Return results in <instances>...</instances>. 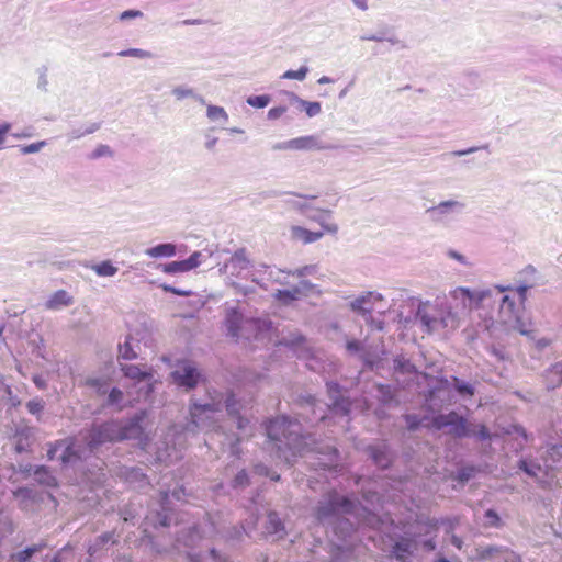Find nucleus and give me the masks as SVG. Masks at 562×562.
Masks as SVG:
<instances>
[{"instance_id":"obj_12","label":"nucleus","mask_w":562,"mask_h":562,"mask_svg":"<svg viewBox=\"0 0 562 562\" xmlns=\"http://www.w3.org/2000/svg\"><path fill=\"white\" fill-rule=\"evenodd\" d=\"M260 321L254 318H247L237 307H228L225 312L224 324L227 330V335L232 338H249L246 334L247 327H259Z\"/></svg>"},{"instance_id":"obj_40","label":"nucleus","mask_w":562,"mask_h":562,"mask_svg":"<svg viewBox=\"0 0 562 562\" xmlns=\"http://www.w3.org/2000/svg\"><path fill=\"white\" fill-rule=\"evenodd\" d=\"M99 128H100L99 123H90L85 128H82V127L72 128L71 131H69L67 133V137L69 140L79 139L85 135H89V134L97 132Z\"/></svg>"},{"instance_id":"obj_30","label":"nucleus","mask_w":562,"mask_h":562,"mask_svg":"<svg viewBox=\"0 0 562 562\" xmlns=\"http://www.w3.org/2000/svg\"><path fill=\"white\" fill-rule=\"evenodd\" d=\"M171 94L178 101L187 99V98H192L194 101L199 102L200 104H205V99L201 94H198L192 88H189L187 86L175 87L171 90Z\"/></svg>"},{"instance_id":"obj_11","label":"nucleus","mask_w":562,"mask_h":562,"mask_svg":"<svg viewBox=\"0 0 562 562\" xmlns=\"http://www.w3.org/2000/svg\"><path fill=\"white\" fill-rule=\"evenodd\" d=\"M490 291H471L468 288H457L450 292L451 302L447 305L452 306V311L457 312V318L459 319L460 312H468L473 307V304L479 305L488 295Z\"/></svg>"},{"instance_id":"obj_20","label":"nucleus","mask_w":562,"mask_h":562,"mask_svg":"<svg viewBox=\"0 0 562 562\" xmlns=\"http://www.w3.org/2000/svg\"><path fill=\"white\" fill-rule=\"evenodd\" d=\"M171 376L173 382L179 386H184L187 390H191L198 384L200 373L193 364L186 362L172 371Z\"/></svg>"},{"instance_id":"obj_61","label":"nucleus","mask_w":562,"mask_h":562,"mask_svg":"<svg viewBox=\"0 0 562 562\" xmlns=\"http://www.w3.org/2000/svg\"><path fill=\"white\" fill-rule=\"evenodd\" d=\"M486 525L491 527H498L501 525V518L494 509H487L484 514Z\"/></svg>"},{"instance_id":"obj_19","label":"nucleus","mask_w":562,"mask_h":562,"mask_svg":"<svg viewBox=\"0 0 562 562\" xmlns=\"http://www.w3.org/2000/svg\"><path fill=\"white\" fill-rule=\"evenodd\" d=\"M362 41L387 42L398 49H406L407 45L404 41L398 38L393 29L387 25H381L374 33L362 32L360 34Z\"/></svg>"},{"instance_id":"obj_7","label":"nucleus","mask_w":562,"mask_h":562,"mask_svg":"<svg viewBox=\"0 0 562 562\" xmlns=\"http://www.w3.org/2000/svg\"><path fill=\"white\" fill-rule=\"evenodd\" d=\"M385 308L386 303L383 295L375 291L364 292L353 299V317L362 318L371 331L383 330L382 315L385 313Z\"/></svg>"},{"instance_id":"obj_32","label":"nucleus","mask_w":562,"mask_h":562,"mask_svg":"<svg viewBox=\"0 0 562 562\" xmlns=\"http://www.w3.org/2000/svg\"><path fill=\"white\" fill-rule=\"evenodd\" d=\"M562 459V445L550 446L541 456L540 460L544 463L552 465V473H554V465Z\"/></svg>"},{"instance_id":"obj_31","label":"nucleus","mask_w":562,"mask_h":562,"mask_svg":"<svg viewBox=\"0 0 562 562\" xmlns=\"http://www.w3.org/2000/svg\"><path fill=\"white\" fill-rule=\"evenodd\" d=\"M382 348H383V346H382L381 341L379 340V342L373 348L370 347V350L361 356L363 362L372 370L374 368H376V369L379 368V362L381 360L380 356H381V353H383Z\"/></svg>"},{"instance_id":"obj_46","label":"nucleus","mask_w":562,"mask_h":562,"mask_svg":"<svg viewBox=\"0 0 562 562\" xmlns=\"http://www.w3.org/2000/svg\"><path fill=\"white\" fill-rule=\"evenodd\" d=\"M404 419H405V423H406V427L409 431H415L417 430L423 424L425 420H427L428 418L426 416L424 417H420L416 414H406L404 416Z\"/></svg>"},{"instance_id":"obj_25","label":"nucleus","mask_w":562,"mask_h":562,"mask_svg":"<svg viewBox=\"0 0 562 562\" xmlns=\"http://www.w3.org/2000/svg\"><path fill=\"white\" fill-rule=\"evenodd\" d=\"M72 304V297L65 291H56L45 303L47 310L57 311Z\"/></svg>"},{"instance_id":"obj_24","label":"nucleus","mask_w":562,"mask_h":562,"mask_svg":"<svg viewBox=\"0 0 562 562\" xmlns=\"http://www.w3.org/2000/svg\"><path fill=\"white\" fill-rule=\"evenodd\" d=\"M324 235L323 232H312L301 226H292L291 227V237L294 240L302 241L303 244H311Z\"/></svg>"},{"instance_id":"obj_51","label":"nucleus","mask_w":562,"mask_h":562,"mask_svg":"<svg viewBox=\"0 0 562 562\" xmlns=\"http://www.w3.org/2000/svg\"><path fill=\"white\" fill-rule=\"evenodd\" d=\"M270 102V97L267 94L250 95L247 98V103L257 109L266 108Z\"/></svg>"},{"instance_id":"obj_9","label":"nucleus","mask_w":562,"mask_h":562,"mask_svg":"<svg viewBox=\"0 0 562 562\" xmlns=\"http://www.w3.org/2000/svg\"><path fill=\"white\" fill-rule=\"evenodd\" d=\"M518 469L529 477L535 479L541 488L550 490L552 487L555 473H552L551 464L544 463L532 456H527L518 461Z\"/></svg>"},{"instance_id":"obj_47","label":"nucleus","mask_w":562,"mask_h":562,"mask_svg":"<svg viewBox=\"0 0 562 562\" xmlns=\"http://www.w3.org/2000/svg\"><path fill=\"white\" fill-rule=\"evenodd\" d=\"M196 537L198 533L194 529L182 530L177 538V542L183 543L186 547H193Z\"/></svg>"},{"instance_id":"obj_62","label":"nucleus","mask_w":562,"mask_h":562,"mask_svg":"<svg viewBox=\"0 0 562 562\" xmlns=\"http://www.w3.org/2000/svg\"><path fill=\"white\" fill-rule=\"evenodd\" d=\"M123 398V392L117 387H112L108 395V405H117Z\"/></svg>"},{"instance_id":"obj_34","label":"nucleus","mask_w":562,"mask_h":562,"mask_svg":"<svg viewBox=\"0 0 562 562\" xmlns=\"http://www.w3.org/2000/svg\"><path fill=\"white\" fill-rule=\"evenodd\" d=\"M35 480L45 486H55L57 484L56 477L50 473L49 469L45 465L36 467L34 471Z\"/></svg>"},{"instance_id":"obj_63","label":"nucleus","mask_w":562,"mask_h":562,"mask_svg":"<svg viewBox=\"0 0 562 562\" xmlns=\"http://www.w3.org/2000/svg\"><path fill=\"white\" fill-rule=\"evenodd\" d=\"M64 447V441H56L54 445L50 446V448L47 451V457L49 460L58 459L59 460V452L61 448Z\"/></svg>"},{"instance_id":"obj_55","label":"nucleus","mask_w":562,"mask_h":562,"mask_svg":"<svg viewBox=\"0 0 562 562\" xmlns=\"http://www.w3.org/2000/svg\"><path fill=\"white\" fill-rule=\"evenodd\" d=\"M45 407V402L42 398H33L26 403V408L32 415H40ZM40 419V416H37Z\"/></svg>"},{"instance_id":"obj_49","label":"nucleus","mask_w":562,"mask_h":562,"mask_svg":"<svg viewBox=\"0 0 562 562\" xmlns=\"http://www.w3.org/2000/svg\"><path fill=\"white\" fill-rule=\"evenodd\" d=\"M206 257L209 256L201 251H194L187 259H184L189 271L199 267Z\"/></svg>"},{"instance_id":"obj_50","label":"nucleus","mask_w":562,"mask_h":562,"mask_svg":"<svg viewBox=\"0 0 562 562\" xmlns=\"http://www.w3.org/2000/svg\"><path fill=\"white\" fill-rule=\"evenodd\" d=\"M304 336L301 335L300 333H290L288 336H283L280 342L285 346L294 347L300 346L301 344L304 342Z\"/></svg>"},{"instance_id":"obj_10","label":"nucleus","mask_w":562,"mask_h":562,"mask_svg":"<svg viewBox=\"0 0 562 562\" xmlns=\"http://www.w3.org/2000/svg\"><path fill=\"white\" fill-rule=\"evenodd\" d=\"M498 316L499 322L505 326V330H515L524 336L533 338L532 330L518 315L515 301L510 296H502Z\"/></svg>"},{"instance_id":"obj_56","label":"nucleus","mask_w":562,"mask_h":562,"mask_svg":"<svg viewBox=\"0 0 562 562\" xmlns=\"http://www.w3.org/2000/svg\"><path fill=\"white\" fill-rule=\"evenodd\" d=\"M409 552V543L396 542L394 546V554L397 561L406 562V554Z\"/></svg>"},{"instance_id":"obj_52","label":"nucleus","mask_w":562,"mask_h":562,"mask_svg":"<svg viewBox=\"0 0 562 562\" xmlns=\"http://www.w3.org/2000/svg\"><path fill=\"white\" fill-rule=\"evenodd\" d=\"M119 349H120V358H122L124 360H133V359L137 358V353L133 349L128 339H126L123 345H120Z\"/></svg>"},{"instance_id":"obj_28","label":"nucleus","mask_w":562,"mask_h":562,"mask_svg":"<svg viewBox=\"0 0 562 562\" xmlns=\"http://www.w3.org/2000/svg\"><path fill=\"white\" fill-rule=\"evenodd\" d=\"M547 387L554 390L562 384V359L546 371Z\"/></svg>"},{"instance_id":"obj_42","label":"nucleus","mask_w":562,"mask_h":562,"mask_svg":"<svg viewBox=\"0 0 562 562\" xmlns=\"http://www.w3.org/2000/svg\"><path fill=\"white\" fill-rule=\"evenodd\" d=\"M206 115L211 121H222L227 122L228 121V114L226 113L225 109L217 105H207L206 109Z\"/></svg>"},{"instance_id":"obj_1","label":"nucleus","mask_w":562,"mask_h":562,"mask_svg":"<svg viewBox=\"0 0 562 562\" xmlns=\"http://www.w3.org/2000/svg\"><path fill=\"white\" fill-rule=\"evenodd\" d=\"M223 407L227 415L236 424L238 430L247 434L250 420L246 413L244 403L237 400L232 392H220L216 390L207 391L204 398L192 397L189 404L190 422L184 426H172L168 429L165 437V448L158 447V459L161 461H172L180 458L179 452L186 442L187 434H195L196 430L213 432L223 436V447H228L229 453L238 457L240 453L239 443L241 437L227 432L224 425L218 419Z\"/></svg>"},{"instance_id":"obj_5","label":"nucleus","mask_w":562,"mask_h":562,"mask_svg":"<svg viewBox=\"0 0 562 562\" xmlns=\"http://www.w3.org/2000/svg\"><path fill=\"white\" fill-rule=\"evenodd\" d=\"M329 404H324L313 395L300 396L299 404L302 412L297 413L307 423L323 422L327 418L326 412L334 415L347 416L351 411V401L345 396L339 385L335 382L327 383Z\"/></svg>"},{"instance_id":"obj_8","label":"nucleus","mask_w":562,"mask_h":562,"mask_svg":"<svg viewBox=\"0 0 562 562\" xmlns=\"http://www.w3.org/2000/svg\"><path fill=\"white\" fill-rule=\"evenodd\" d=\"M431 426L437 430L448 428V434L458 439L468 438L474 434V423L469 422L454 411L434 416Z\"/></svg>"},{"instance_id":"obj_23","label":"nucleus","mask_w":562,"mask_h":562,"mask_svg":"<svg viewBox=\"0 0 562 562\" xmlns=\"http://www.w3.org/2000/svg\"><path fill=\"white\" fill-rule=\"evenodd\" d=\"M369 456L381 469H386L391 464V454L387 446L384 442L370 446Z\"/></svg>"},{"instance_id":"obj_39","label":"nucleus","mask_w":562,"mask_h":562,"mask_svg":"<svg viewBox=\"0 0 562 562\" xmlns=\"http://www.w3.org/2000/svg\"><path fill=\"white\" fill-rule=\"evenodd\" d=\"M302 295L301 288H292L286 290H277L274 297L282 303H290L297 300Z\"/></svg>"},{"instance_id":"obj_64","label":"nucleus","mask_w":562,"mask_h":562,"mask_svg":"<svg viewBox=\"0 0 562 562\" xmlns=\"http://www.w3.org/2000/svg\"><path fill=\"white\" fill-rule=\"evenodd\" d=\"M209 555L213 562H233L227 555L222 554L214 548L209 551Z\"/></svg>"},{"instance_id":"obj_37","label":"nucleus","mask_w":562,"mask_h":562,"mask_svg":"<svg viewBox=\"0 0 562 562\" xmlns=\"http://www.w3.org/2000/svg\"><path fill=\"white\" fill-rule=\"evenodd\" d=\"M452 387L461 397H471L475 393L474 386L457 376H452Z\"/></svg>"},{"instance_id":"obj_38","label":"nucleus","mask_w":562,"mask_h":562,"mask_svg":"<svg viewBox=\"0 0 562 562\" xmlns=\"http://www.w3.org/2000/svg\"><path fill=\"white\" fill-rule=\"evenodd\" d=\"M393 367H394L395 373L412 374V373L416 372L415 366L408 359L404 358L403 356H397L393 360Z\"/></svg>"},{"instance_id":"obj_4","label":"nucleus","mask_w":562,"mask_h":562,"mask_svg":"<svg viewBox=\"0 0 562 562\" xmlns=\"http://www.w3.org/2000/svg\"><path fill=\"white\" fill-rule=\"evenodd\" d=\"M145 414L136 413L127 419H111L103 423H93L89 428L85 440L91 452L97 451L106 443H115L125 440H137L139 446L147 443L143 422Z\"/></svg>"},{"instance_id":"obj_21","label":"nucleus","mask_w":562,"mask_h":562,"mask_svg":"<svg viewBox=\"0 0 562 562\" xmlns=\"http://www.w3.org/2000/svg\"><path fill=\"white\" fill-rule=\"evenodd\" d=\"M263 535L272 540L283 539L286 536L284 524L277 512L268 513Z\"/></svg>"},{"instance_id":"obj_13","label":"nucleus","mask_w":562,"mask_h":562,"mask_svg":"<svg viewBox=\"0 0 562 562\" xmlns=\"http://www.w3.org/2000/svg\"><path fill=\"white\" fill-rule=\"evenodd\" d=\"M465 209V203L459 200H446L437 205L428 207L426 215L434 224H448L454 216L461 214Z\"/></svg>"},{"instance_id":"obj_14","label":"nucleus","mask_w":562,"mask_h":562,"mask_svg":"<svg viewBox=\"0 0 562 562\" xmlns=\"http://www.w3.org/2000/svg\"><path fill=\"white\" fill-rule=\"evenodd\" d=\"M314 200V196H312L311 199L299 196L288 200L286 204H289L292 209L299 210L307 217L319 222L327 232L335 233L337 231L336 225L325 224V218L328 217V214L315 210L314 207L311 206V203Z\"/></svg>"},{"instance_id":"obj_54","label":"nucleus","mask_w":562,"mask_h":562,"mask_svg":"<svg viewBox=\"0 0 562 562\" xmlns=\"http://www.w3.org/2000/svg\"><path fill=\"white\" fill-rule=\"evenodd\" d=\"M308 72L307 66H301L297 70H286L283 75V79H295V80H304Z\"/></svg>"},{"instance_id":"obj_58","label":"nucleus","mask_w":562,"mask_h":562,"mask_svg":"<svg viewBox=\"0 0 562 562\" xmlns=\"http://www.w3.org/2000/svg\"><path fill=\"white\" fill-rule=\"evenodd\" d=\"M249 484V476L245 470L239 471L234 480H233V487L234 488H243Z\"/></svg>"},{"instance_id":"obj_41","label":"nucleus","mask_w":562,"mask_h":562,"mask_svg":"<svg viewBox=\"0 0 562 562\" xmlns=\"http://www.w3.org/2000/svg\"><path fill=\"white\" fill-rule=\"evenodd\" d=\"M110 541H112L113 543L115 542V540L113 539V533L112 532L102 533L101 536H99L95 539L94 543L89 547L88 553L90 555L95 554L99 550H101Z\"/></svg>"},{"instance_id":"obj_6","label":"nucleus","mask_w":562,"mask_h":562,"mask_svg":"<svg viewBox=\"0 0 562 562\" xmlns=\"http://www.w3.org/2000/svg\"><path fill=\"white\" fill-rule=\"evenodd\" d=\"M416 318L427 333L458 327L457 312L452 311V306L447 305V302L439 300L420 303L416 312Z\"/></svg>"},{"instance_id":"obj_33","label":"nucleus","mask_w":562,"mask_h":562,"mask_svg":"<svg viewBox=\"0 0 562 562\" xmlns=\"http://www.w3.org/2000/svg\"><path fill=\"white\" fill-rule=\"evenodd\" d=\"M121 370L126 378L136 381H147L151 376L148 371L142 370L135 364H124L121 367Z\"/></svg>"},{"instance_id":"obj_44","label":"nucleus","mask_w":562,"mask_h":562,"mask_svg":"<svg viewBox=\"0 0 562 562\" xmlns=\"http://www.w3.org/2000/svg\"><path fill=\"white\" fill-rule=\"evenodd\" d=\"M93 270L100 277H112L117 272V268L110 261H102L101 263L93 266Z\"/></svg>"},{"instance_id":"obj_3","label":"nucleus","mask_w":562,"mask_h":562,"mask_svg":"<svg viewBox=\"0 0 562 562\" xmlns=\"http://www.w3.org/2000/svg\"><path fill=\"white\" fill-rule=\"evenodd\" d=\"M301 431L299 420L284 415L271 419L266 426L267 436L274 442L278 457L288 464H292L297 457L314 451V438Z\"/></svg>"},{"instance_id":"obj_22","label":"nucleus","mask_w":562,"mask_h":562,"mask_svg":"<svg viewBox=\"0 0 562 562\" xmlns=\"http://www.w3.org/2000/svg\"><path fill=\"white\" fill-rule=\"evenodd\" d=\"M35 429L29 426H19L14 434L15 451L23 453L29 451L34 441Z\"/></svg>"},{"instance_id":"obj_26","label":"nucleus","mask_w":562,"mask_h":562,"mask_svg":"<svg viewBox=\"0 0 562 562\" xmlns=\"http://www.w3.org/2000/svg\"><path fill=\"white\" fill-rule=\"evenodd\" d=\"M285 94L288 95L291 102L300 104L308 117H314L318 115L322 111L319 102H311L303 100L300 97H297L294 92H285Z\"/></svg>"},{"instance_id":"obj_2","label":"nucleus","mask_w":562,"mask_h":562,"mask_svg":"<svg viewBox=\"0 0 562 562\" xmlns=\"http://www.w3.org/2000/svg\"><path fill=\"white\" fill-rule=\"evenodd\" d=\"M351 513V501L336 491H329L318 501L316 518L333 528L331 562L351 560V522L346 517Z\"/></svg>"},{"instance_id":"obj_17","label":"nucleus","mask_w":562,"mask_h":562,"mask_svg":"<svg viewBox=\"0 0 562 562\" xmlns=\"http://www.w3.org/2000/svg\"><path fill=\"white\" fill-rule=\"evenodd\" d=\"M251 261L245 248L237 249L220 269L221 272L231 277H240L241 273L251 268Z\"/></svg>"},{"instance_id":"obj_60","label":"nucleus","mask_w":562,"mask_h":562,"mask_svg":"<svg viewBox=\"0 0 562 562\" xmlns=\"http://www.w3.org/2000/svg\"><path fill=\"white\" fill-rule=\"evenodd\" d=\"M474 434L471 437H475L480 441H486L491 439V434L484 425L474 424Z\"/></svg>"},{"instance_id":"obj_36","label":"nucleus","mask_w":562,"mask_h":562,"mask_svg":"<svg viewBox=\"0 0 562 562\" xmlns=\"http://www.w3.org/2000/svg\"><path fill=\"white\" fill-rule=\"evenodd\" d=\"M64 447L60 450L59 460L63 464L71 463L80 458L78 451L76 450L72 442H68V440H63Z\"/></svg>"},{"instance_id":"obj_43","label":"nucleus","mask_w":562,"mask_h":562,"mask_svg":"<svg viewBox=\"0 0 562 562\" xmlns=\"http://www.w3.org/2000/svg\"><path fill=\"white\" fill-rule=\"evenodd\" d=\"M120 57H135L139 59H149L153 58L154 55L149 50L140 49V48H128L117 53Z\"/></svg>"},{"instance_id":"obj_45","label":"nucleus","mask_w":562,"mask_h":562,"mask_svg":"<svg viewBox=\"0 0 562 562\" xmlns=\"http://www.w3.org/2000/svg\"><path fill=\"white\" fill-rule=\"evenodd\" d=\"M86 384L95 391V393L103 395L109 390V384L105 380L99 378H91L86 381Z\"/></svg>"},{"instance_id":"obj_57","label":"nucleus","mask_w":562,"mask_h":562,"mask_svg":"<svg viewBox=\"0 0 562 562\" xmlns=\"http://www.w3.org/2000/svg\"><path fill=\"white\" fill-rule=\"evenodd\" d=\"M45 146H46V142L41 140V142H36L33 144H29V145H20L19 149L23 155H29V154L38 153Z\"/></svg>"},{"instance_id":"obj_59","label":"nucleus","mask_w":562,"mask_h":562,"mask_svg":"<svg viewBox=\"0 0 562 562\" xmlns=\"http://www.w3.org/2000/svg\"><path fill=\"white\" fill-rule=\"evenodd\" d=\"M317 272V266L316 265H307L302 268H299L294 271H288V274L296 276L299 278H303L308 274H314Z\"/></svg>"},{"instance_id":"obj_18","label":"nucleus","mask_w":562,"mask_h":562,"mask_svg":"<svg viewBox=\"0 0 562 562\" xmlns=\"http://www.w3.org/2000/svg\"><path fill=\"white\" fill-rule=\"evenodd\" d=\"M256 525L257 518L250 517L240 525L228 527L225 530L223 537L227 542L232 543L233 546L241 543L245 537L252 538V532L256 528Z\"/></svg>"},{"instance_id":"obj_53","label":"nucleus","mask_w":562,"mask_h":562,"mask_svg":"<svg viewBox=\"0 0 562 562\" xmlns=\"http://www.w3.org/2000/svg\"><path fill=\"white\" fill-rule=\"evenodd\" d=\"M164 271L166 273H178L189 271V269L187 267L186 260H180L166 263L164 266Z\"/></svg>"},{"instance_id":"obj_29","label":"nucleus","mask_w":562,"mask_h":562,"mask_svg":"<svg viewBox=\"0 0 562 562\" xmlns=\"http://www.w3.org/2000/svg\"><path fill=\"white\" fill-rule=\"evenodd\" d=\"M145 254L150 258L172 257L176 255V246L170 243L159 244L147 248Z\"/></svg>"},{"instance_id":"obj_16","label":"nucleus","mask_w":562,"mask_h":562,"mask_svg":"<svg viewBox=\"0 0 562 562\" xmlns=\"http://www.w3.org/2000/svg\"><path fill=\"white\" fill-rule=\"evenodd\" d=\"M329 146L323 145L322 140L318 136L308 135L302 136L297 138L290 139L284 143H278L273 146L276 150L282 149H294V150H323L327 149Z\"/></svg>"},{"instance_id":"obj_27","label":"nucleus","mask_w":562,"mask_h":562,"mask_svg":"<svg viewBox=\"0 0 562 562\" xmlns=\"http://www.w3.org/2000/svg\"><path fill=\"white\" fill-rule=\"evenodd\" d=\"M45 543H36L25 549L12 553L7 562H30L34 554L41 552L45 548Z\"/></svg>"},{"instance_id":"obj_35","label":"nucleus","mask_w":562,"mask_h":562,"mask_svg":"<svg viewBox=\"0 0 562 562\" xmlns=\"http://www.w3.org/2000/svg\"><path fill=\"white\" fill-rule=\"evenodd\" d=\"M497 553L504 554L506 562H512V555H515L513 552H509L507 549H503L502 547H497V546H486V547H481L479 549V555L482 559L492 558Z\"/></svg>"},{"instance_id":"obj_48","label":"nucleus","mask_w":562,"mask_h":562,"mask_svg":"<svg viewBox=\"0 0 562 562\" xmlns=\"http://www.w3.org/2000/svg\"><path fill=\"white\" fill-rule=\"evenodd\" d=\"M125 477L131 483H147L146 475L138 468H130L125 471Z\"/></svg>"},{"instance_id":"obj_15","label":"nucleus","mask_w":562,"mask_h":562,"mask_svg":"<svg viewBox=\"0 0 562 562\" xmlns=\"http://www.w3.org/2000/svg\"><path fill=\"white\" fill-rule=\"evenodd\" d=\"M449 403L450 384L447 380L440 381L437 386L429 390L425 395V407L431 413L440 411L445 404Z\"/></svg>"}]
</instances>
